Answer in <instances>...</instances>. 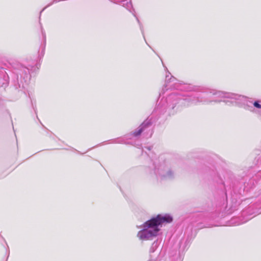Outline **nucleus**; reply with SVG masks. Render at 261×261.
<instances>
[{
    "label": "nucleus",
    "mask_w": 261,
    "mask_h": 261,
    "mask_svg": "<svg viewBox=\"0 0 261 261\" xmlns=\"http://www.w3.org/2000/svg\"><path fill=\"white\" fill-rule=\"evenodd\" d=\"M172 220V217L169 214L158 215L146 221L143 225V229L138 232L137 236L141 240L151 239L158 236L160 225L171 223Z\"/></svg>",
    "instance_id": "1"
},
{
    "label": "nucleus",
    "mask_w": 261,
    "mask_h": 261,
    "mask_svg": "<svg viewBox=\"0 0 261 261\" xmlns=\"http://www.w3.org/2000/svg\"><path fill=\"white\" fill-rule=\"evenodd\" d=\"M210 94L215 95L216 97L221 98L220 100H214L215 102L224 101L226 103L234 102L238 105H244V108L249 111H252L253 109L252 106H250V105H252V102L248 100L247 97L241 95L232 93H226L222 91H214L211 92Z\"/></svg>",
    "instance_id": "2"
},
{
    "label": "nucleus",
    "mask_w": 261,
    "mask_h": 261,
    "mask_svg": "<svg viewBox=\"0 0 261 261\" xmlns=\"http://www.w3.org/2000/svg\"><path fill=\"white\" fill-rule=\"evenodd\" d=\"M150 174H153L158 179L161 180L171 179L174 176L170 164L162 155L154 161L153 169Z\"/></svg>",
    "instance_id": "3"
},
{
    "label": "nucleus",
    "mask_w": 261,
    "mask_h": 261,
    "mask_svg": "<svg viewBox=\"0 0 261 261\" xmlns=\"http://www.w3.org/2000/svg\"><path fill=\"white\" fill-rule=\"evenodd\" d=\"M151 125V122L150 120H146L141 124L138 129L134 132L133 135L135 137L139 136L142 133L150 127Z\"/></svg>",
    "instance_id": "4"
},
{
    "label": "nucleus",
    "mask_w": 261,
    "mask_h": 261,
    "mask_svg": "<svg viewBox=\"0 0 261 261\" xmlns=\"http://www.w3.org/2000/svg\"><path fill=\"white\" fill-rule=\"evenodd\" d=\"M169 75H166V83L165 84L164 88H163L162 91L164 92L165 89L167 90L168 89H176L177 87L175 85V82L176 79L173 76H171L170 79H168Z\"/></svg>",
    "instance_id": "5"
},
{
    "label": "nucleus",
    "mask_w": 261,
    "mask_h": 261,
    "mask_svg": "<svg viewBox=\"0 0 261 261\" xmlns=\"http://www.w3.org/2000/svg\"><path fill=\"white\" fill-rule=\"evenodd\" d=\"M19 71V74L20 75L21 78L23 77L25 82H28L30 79V71L27 67L20 65Z\"/></svg>",
    "instance_id": "6"
},
{
    "label": "nucleus",
    "mask_w": 261,
    "mask_h": 261,
    "mask_svg": "<svg viewBox=\"0 0 261 261\" xmlns=\"http://www.w3.org/2000/svg\"><path fill=\"white\" fill-rule=\"evenodd\" d=\"M179 100L180 98L175 94L170 95L167 99L168 104L169 105V106H171L172 109L174 108L175 105L178 103Z\"/></svg>",
    "instance_id": "7"
},
{
    "label": "nucleus",
    "mask_w": 261,
    "mask_h": 261,
    "mask_svg": "<svg viewBox=\"0 0 261 261\" xmlns=\"http://www.w3.org/2000/svg\"><path fill=\"white\" fill-rule=\"evenodd\" d=\"M190 100L192 101V103H196L197 102H207L208 101L206 99H203V98L199 95V94H196V95L193 96L192 98H191Z\"/></svg>",
    "instance_id": "8"
},
{
    "label": "nucleus",
    "mask_w": 261,
    "mask_h": 261,
    "mask_svg": "<svg viewBox=\"0 0 261 261\" xmlns=\"http://www.w3.org/2000/svg\"><path fill=\"white\" fill-rule=\"evenodd\" d=\"M121 5L126 7V8L128 10H130L131 8L132 7V5L130 1H127V0L126 1H121Z\"/></svg>",
    "instance_id": "9"
},
{
    "label": "nucleus",
    "mask_w": 261,
    "mask_h": 261,
    "mask_svg": "<svg viewBox=\"0 0 261 261\" xmlns=\"http://www.w3.org/2000/svg\"><path fill=\"white\" fill-rule=\"evenodd\" d=\"M158 247V243L157 242H154L150 248L149 252L150 253H153Z\"/></svg>",
    "instance_id": "10"
},
{
    "label": "nucleus",
    "mask_w": 261,
    "mask_h": 261,
    "mask_svg": "<svg viewBox=\"0 0 261 261\" xmlns=\"http://www.w3.org/2000/svg\"><path fill=\"white\" fill-rule=\"evenodd\" d=\"M253 105L255 107L261 109V105H260L257 101H255Z\"/></svg>",
    "instance_id": "11"
},
{
    "label": "nucleus",
    "mask_w": 261,
    "mask_h": 261,
    "mask_svg": "<svg viewBox=\"0 0 261 261\" xmlns=\"http://www.w3.org/2000/svg\"><path fill=\"white\" fill-rule=\"evenodd\" d=\"M136 19H137V21L138 22V23L140 24V29H141V30L142 31V33L143 34V29H142V26L140 24V21H139V19L137 17H136Z\"/></svg>",
    "instance_id": "12"
},
{
    "label": "nucleus",
    "mask_w": 261,
    "mask_h": 261,
    "mask_svg": "<svg viewBox=\"0 0 261 261\" xmlns=\"http://www.w3.org/2000/svg\"><path fill=\"white\" fill-rule=\"evenodd\" d=\"M56 2H56V1H55V0H54V1H53V3H52L51 4H49L48 5H47V7L49 6H50L52 4H53V3H56Z\"/></svg>",
    "instance_id": "13"
},
{
    "label": "nucleus",
    "mask_w": 261,
    "mask_h": 261,
    "mask_svg": "<svg viewBox=\"0 0 261 261\" xmlns=\"http://www.w3.org/2000/svg\"><path fill=\"white\" fill-rule=\"evenodd\" d=\"M146 148H147L148 150H150V149H151V147H146Z\"/></svg>",
    "instance_id": "14"
}]
</instances>
